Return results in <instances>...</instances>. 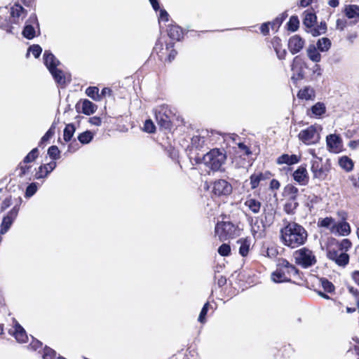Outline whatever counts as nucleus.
Returning a JSON list of instances; mask_svg holds the SVG:
<instances>
[{"instance_id":"1","label":"nucleus","mask_w":359,"mask_h":359,"mask_svg":"<svg viewBox=\"0 0 359 359\" xmlns=\"http://www.w3.org/2000/svg\"><path fill=\"white\" fill-rule=\"evenodd\" d=\"M271 280L277 283L293 282L301 280L299 270L287 259L277 260L276 269L271 273Z\"/></svg>"},{"instance_id":"2","label":"nucleus","mask_w":359,"mask_h":359,"mask_svg":"<svg viewBox=\"0 0 359 359\" xmlns=\"http://www.w3.org/2000/svg\"><path fill=\"white\" fill-rule=\"evenodd\" d=\"M280 235L283 243L292 248L304 244L307 238L306 231L302 226H285Z\"/></svg>"},{"instance_id":"3","label":"nucleus","mask_w":359,"mask_h":359,"mask_svg":"<svg viewBox=\"0 0 359 359\" xmlns=\"http://www.w3.org/2000/svg\"><path fill=\"white\" fill-rule=\"evenodd\" d=\"M227 158L224 149L215 148L203 155V163L213 172H224L222 168Z\"/></svg>"},{"instance_id":"4","label":"nucleus","mask_w":359,"mask_h":359,"mask_svg":"<svg viewBox=\"0 0 359 359\" xmlns=\"http://www.w3.org/2000/svg\"><path fill=\"white\" fill-rule=\"evenodd\" d=\"M41 34L40 25L35 13H32L25 21L22 31V36L28 40H32Z\"/></svg>"},{"instance_id":"5","label":"nucleus","mask_w":359,"mask_h":359,"mask_svg":"<svg viewBox=\"0 0 359 359\" xmlns=\"http://www.w3.org/2000/svg\"><path fill=\"white\" fill-rule=\"evenodd\" d=\"M295 262L304 268L315 264L316 259L313 252L306 248H301L294 252Z\"/></svg>"},{"instance_id":"6","label":"nucleus","mask_w":359,"mask_h":359,"mask_svg":"<svg viewBox=\"0 0 359 359\" xmlns=\"http://www.w3.org/2000/svg\"><path fill=\"white\" fill-rule=\"evenodd\" d=\"M304 69H309V65L302 55L295 56L291 64V70L295 72L291 79L295 82L298 80H302L304 78Z\"/></svg>"},{"instance_id":"7","label":"nucleus","mask_w":359,"mask_h":359,"mask_svg":"<svg viewBox=\"0 0 359 359\" xmlns=\"http://www.w3.org/2000/svg\"><path fill=\"white\" fill-rule=\"evenodd\" d=\"M327 257L340 266H345L348 264L349 261L348 255L342 252L338 247H328L327 250Z\"/></svg>"},{"instance_id":"8","label":"nucleus","mask_w":359,"mask_h":359,"mask_svg":"<svg viewBox=\"0 0 359 359\" xmlns=\"http://www.w3.org/2000/svg\"><path fill=\"white\" fill-rule=\"evenodd\" d=\"M233 191L231 184L225 180H217L214 182L212 193L217 196H229Z\"/></svg>"},{"instance_id":"9","label":"nucleus","mask_w":359,"mask_h":359,"mask_svg":"<svg viewBox=\"0 0 359 359\" xmlns=\"http://www.w3.org/2000/svg\"><path fill=\"white\" fill-rule=\"evenodd\" d=\"M326 145L330 152L338 154L341 151L342 138L339 134H330L326 137Z\"/></svg>"},{"instance_id":"10","label":"nucleus","mask_w":359,"mask_h":359,"mask_svg":"<svg viewBox=\"0 0 359 359\" xmlns=\"http://www.w3.org/2000/svg\"><path fill=\"white\" fill-rule=\"evenodd\" d=\"M97 109V106L88 99H81L75 105V109L78 114H83L86 116L93 114Z\"/></svg>"},{"instance_id":"11","label":"nucleus","mask_w":359,"mask_h":359,"mask_svg":"<svg viewBox=\"0 0 359 359\" xmlns=\"http://www.w3.org/2000/svg\"><path fill=\"white\" fill-rule=\"evenodd\" d=\"M304 45L305 40L299 34H295L288 39L287 48L292 55L299 53Z\"/></svg>"},{"instance_id":"12","label":"nucleus","mask_w":359,"mask_h":359,"mask_svg":"<svg viewBox=\"0 0 359 359\" xmlns=\"http://www.w3.org/2000/svg\"><path fill=\"white\" fill-rule=\"evenodd\" d=\"M293 180L301 186H306L309 181L306 164H302L292 173Z\"/></svg>"},{"instance_id":"13","label":"nucleus","mask_w":359,"mask_h":359,"mask_svg":"<svg viewBox=\"0 0 359 359\" xmlns=\"http://www.w3.org/2000/svg\"><path fill=\"white\" fill-rule=\"evenodd\" d=\"M43 64L48 71L57 67L60 62L50 50H46L43 55Z\"/></svg>"},{"instance_id":"14","label":"nucleus","mask_w":359,"mask_h":359,"mask_svg":"<svg viewBox=\"0 0 359 359\" xmlns=\"http://www.w3.org/2000/svg\"><path fill=\"white\" fill-rule=\"evenodd\" d=\"M48 72L51 74L55 82L62 88L65 87L67 84L71 81V79L67 80L64 72L57 67L54 68L53 69Z\"/></svg>"},{"instance_id":"15","label":"nucleus","mask_w":359,"mask_h":359,"mask_svg":"<svg viewBox=\"0 0 359 359\" xmlns=\"http://www.w3.org/2000/svg\"><path fill=\"white\" fill-rule=\"evenodd\" d=\"M155 118L158 125L164 129H170L171 128V121L166 111L162 110L155 111Z\"/></svg>"},{"instance_id":"16","label":"nucleus","mask_w":359,"mask_h":359,"mask_svg":"<svg viewBox=\"0 0 359 359\" xmlns=\"http://www.w3.org/2000/svg\"><path fill=\"white\" fill-rule=\"evenodd\" d=\"M316 133V128L314 126H310L300 131L298 135V137L300 141L306 144H309L310 141L314 137Z\"/></svg>"},{"instance_id":"17","label":"nucleus","mask_w":359,"mask_h":359,"mask_svg":"<svg viewBox=\"0 0 359 359\" xmlns=\"http://www.w3.org/2000/svg\"><path fill=\"white\" fill-rule=\"evenodd\" d=\"M301 161V157L296 154L289 155L287 154H283L276 160V163L278 165L286 164L287 165H292L298 163Z\"/></svg>"},{"instance_id":"18","label":"nucleus","mask_w":359,"mask_h":359,"mask_svg":"<svg viewBox=\"0 0 359 359\" xmlns=\"http://www.w3.org/2000/svg\"><path fill=\"white\" fill-rule=\"evenodd\" d=\"M168 36L172 40L180 41L183 39L184 32L182 28L177 25H171L168 28Z\"/></svg>"},{"instance_id":"19","label":"nucleus","mask_w":359,"mask_h":359,"mask_svg":"<svg viewBox=\"0 0 359 359\" xmlns=\"http://www.w3.org/2000/svg\"><path fill=\"white\" fill-rule=\"evenodd\" d=\"M11 17L13 18L11 23L17 24L18 22L15 19L16 18L20 17L22 14L24 15H27V11L20 4L19 2L15 3L10 9Z\"/></svg>"},{"instance_id":"20","label":"nucleus","mask_w":359,"mask_h":359,"mask_svg":"<svg viewBox=\"0 0 359 359\" xmlns=\"http://www.w3.org/2000/svg\"><path fill=\"white\" fill-rule=\"evenodd\" d=\"M297 96L300 100H312L316 97V92L313 88L307 86L300 89L297 92Z\"/></svg>"},{"instance_id":"21","label":"nucleus","mask_w":359,"mask_h":359,"mask_svg":"<svg viewBox=\"0 0 359 359\" xmlns=\"http://www.w3.org/2000/svg\"><path fill=\"white\" fill-rule=\"evenodd\" d=\"M299 194V189L292 184H287L283 189V196L288 197L289 201L294 202L297 201Z\"/></svg>"},{"instance_id":"22","label":"nucleus","mask_w":359,"mask_h":359,"mask_svg":"<svg viewBox=\"0 0 359 359\" xmlns=\"http://www.w3.org/2000/svg\"><path fill=\"white\" fill-rule=\"evenodd\" d=\"M343 13L348 19L359 18V6L355 4L345 5Z\"/></svg>"},{"instance_id":"23","label":"nucleus","mask_w":359,"mask_h":359,"mask_svg":"<svg viewBox=\"0 0 359 359\" xmlns=\"http://www.w3.org/2000/svg\"><path fill=\"white\" fill-rule=\"evenodd\" d=\"M307 56L310 60L318 63L321 60V55L318 48L314 44H309L306 49Z\"/></svg>"},{"instance_id":"24","label":"nucleus","mask_w":359,"mask_h":359,"mask_svg":"<svg viewBox=\"0 0 359 359\" xmlns=\"http://www.w3.org/2000/svg\"><path fill=\"white\" fill-rule=\"evenodd\" d=\"M304 17L303 18V25L307 29H311L317 21V16L316 13L306 10L304 12Z\"/></svg>"},{"instance_id":"25","label":"nucleus","mask_w":359,"mask_h":359,"mask_svg":"<svg viewBox=\"0 0 359 359\" xmlns=\"http://www.w3.org/2000/svg\"><path fill=\"white\" fill-rule=\"evenodd\" d=\"M224 227L226 228V234L220 236V241L233 238L240 235L238 226H224Z\"/></svg>"},{"instance_id":"26","label":"nucleus","mask_w":359,"mask_h":359,"mask_svg":"<svg viewBox=\"0 0 359 359\" xmlns=\"http://www.w3.org/2000/svg\"><path fill=\"white\" fill-rule=\"evenodd\" d=\"M341 216V219L335 222L334 219L332 217H325L318 222V224H349L346 222V215L344 212H339Z\"/></svg>"},{"instance_id":"27","label":"nucleus","mask_w":359,"mask_h":359,"mask_svg":"<svg viewBox=\"0 0 359 359\" xmlns=\"http://www.w3.org/2000/svg\"><path fill=\"white\" fill-rule=\"evenodd\" d=\"M312 115L316 118H320L326 112L325 104L322 102H318L310 108Z\"/></svg>"},{"instance_id":"28","label":"nucleus","mask_w":359,"mask_h":359,"mask_svg":"<svg viewBox=\"0 0 359 359\" xmlns=\"http://www.w3.org/2000/svg\"><path fill=\"white\" fill-rule=\"evenodd\" d=\"M339 166L346 172H351L354 168V163L353 160L347 156H341L339 158Z\"/></svg>"},{"instance_id":"29","label":"nucleus","mask_w":359,"mask_h":359,"mask_svg":"<svg viewBox=\"0 0 359 359\" xmlns=\"http://www.w3.org/2000/svg\"><path fill=\"white\" fill-rule=\"evenodd\" d=\"M306 32L311 33V34L314 36H318L323 34H325L327 32V23L325 21H321L318 25L316 27H313L310 29H306Z\"/></svg>"},{"instance_id":"30","label":"nucleus","mask_w":359,"mask_h":359,"mask_svg":"<svg viewBox=\"0 0 359 359\" xmlns=\"http://www.w3.org/2000/svg\"><path fill=\"white\" fill-rule=\"evenodd\" d=\"M76 130V128L74 123H70L66 124L63 130V140L65 142H69L72 140Z\"/></svg>"},{"instance_id":"31","label":"nucleus","mask_w":359,"mask_h":359,"mask_svg":"<svg viewBox=\"0 0 359 359\" xmlns=\"http://www.w3.org/2000/svg\"><path fill=\"white\" fill-rule=\"evenodd\" d=\"M19 208L15 205L7 214L3 217L0 224H12L18 215Z\"/></svg>"},{"instance_id":"32","label":"nucleus","mask_w":359,"mask_h":359,"mask_svg":"<svg viewBox=\"0 0 359 359\" xmlns=\"http://www.w3.org/2000/svg\"><path fill=\"white\" fill-rule=\"evenodd\" d=\"M94 138V133L90 130H86L81 133H79L77 136L78 141L81 144H88L90 143Z\"/></svg>"},{"instance_id":"33","label":"nucleus","mask_w":359,"mask_h":359,"mask_svg":"<svg viewBox=\"0 0 359 359\" xmlns=\"http://www.w3.org/2000/svg\"><path fill=\"white\" fill-rule=\"evenodd\" d=\"M14 336L20 343H25L27 339V335L24 328L16 322L15 326Z\"/></svg>"},{"instance_id":"34","label":"nucleus","mask_w":359,"mask_h":359,"mask_svg":"<svg viewBox=\"0 0 359 359\" xmlns=\"http://www.w3.org/2000/svg\"><path fill=\"white\" fill-rule=\"evenodd\" d=\"M316 46L320 52H327L332 46V42L329 38L323 37L318 39Z\"/></svg>"},{"instance_id":"35","label":"nucleus","mask_w":359,"mask_h":359,"mask_svg":"<svg viewBox=\"0 0 359 359\" xmlns=\"http://www.w3.org/2000/svg\"><path fill=\"white\" fill-rule=\"evenodd\" d=\"M285 27L287 30L291 32H297L299 28V20L297 15H292L288 22L286 23Z\"/></svg>"},{"instance_id":"36","label":"nucleus","mask_w":359,"mask_h":359,"mask_svg":"<svg viewBox=\"0 0 359 359\" xmlns=\"http://www.w3.org/2000/svg\"><path fill=\"white\" fill-rule=\"evenodd\" d=\"M331 231L335 236H347L351 232L350 226H332Z\"/></svg>"},{"instance_id":"37","label":"nucleus","mask_w":359,"mask_h":359,"mask_svg":"<svg viewBox=\"0 0 359 359\" xmlns=\"http://www.w3.org/2000/svg\"><path fill=\"white\" fill-rule=\"evenodd\" d=\"M39 156V150L38 147L33 148L23 158L24 164H29L36 160Z\"/></svg>"},{"instance_id":"38","label":"nucleus","mask_w":359,"mask_h":359,"mask_svg":"<svg viewBox=\"0 0 359 359\" xmlns=\"http://www.w3.org/2000/svg\"><path fill=\"white\" fill-rule=\"evenodd\" d=\"M49 175V172L48 171V168H46V165L42 163L40 165L37 169H36V172L34 175V179L40 180L42 179H46Z\"/></svg>"},{"instance_id":"39","label":"nucleus","mask_w":359,"mask_h":359,"mask_svg":"<svg viewBox=\"0 0 359 359\" xmlns=\"http://www.w3.org/2000/svg\"><path fill=\"white\" fill-rule=\"evenodd\" d=\"M245 205L254 213L259 212L261 208V203L255 198L246 200Z\"/></svg>"},{"instance_id":"40","label":"nucleus","mask_w":359,"mask_h":359,"mask_svg":"<svg viewBox=\"0 0 359 359\" xmlns=\"http://www.w3.org/2000/svg\"><path fill=\"white\" fill-rule=\"evenodd\" d=\"M39 189V183L32 182L26 187L25 192V197L26 198H29L32 197L38 191Z\"/></svg>"},{"instance_id":"41","label":"nucleus","mask_w":359,"mask_h":359,"mask_svg":"<svg viewBox=\"0 0 359 359\" xmlns=\"http://www.w3.org/2000/svg\"><path fill=\"white\" fill-rule=\"evenodd\" d=\"M61 151L58 147L56 145H52L48 147L47 150V154L49 158L53 161H57L60 158Z\"/></svg>"},{"instance_id":"42","label":"nucleus","mask_w":359,"mask_h":359,"mask_svg":"<svg viewBox=\"0 0 359 359\" xmlns=\"http://www.w3.org/2000/svg\"><path fill=\"white\" fill-rule=\"evenodd\" d=\"M86 94L95 101L100 100L99 88L97 86H89L86 90Z\"/></svg>"},{"instance_id":"43","label":"nucleus","mask_w":359,"mask_h":359,"mask_svg":"<svg viewBox=\"0 0 359 359\" xmlns=\"http://www.w3.org/2000/svg\"><path fill=\"white\" fill-rule=\"evenodd\" d=\"M328 172V169L322 167L313 173V179L317 180L318 182H322L326 179Z\"/></svg>"},{"instance_id":"44","label":"nucleus","mask_w":359,"mask_h":359,"mask_svg":"<svg viewBox=\"0 0 359 359\" xmlns=\"http://www.w3.org/2000/svg\"><path fill=\"white\" fill-rule=\"evenodd\" d=\"M238 243L241 244L239 248V253L241 256L245 257L248 255L250 250V242L247 239H240Z\"/></svg>"},{"instance_id":"45","label":"nucleus","mask_w":359,"mask_h":359,"mask_svg":"<svg viewBox=\"0 0 359 359\" xmlns=\"http://www.w3.org/2000/svg\"><path fill=\"white\" fill-rule=\"evenodd\" d=\"M42 48L39 44H33L28 47L26 56L28 57L32 53L35 58H39L42 53Z\"/></svg>"},{"instance_id":"46","label":"nucleus","mask_w":359,"mask_h":359,"mask_svg":"<svg viewBox=\"0 0 359 359\" xmlns=\"http://www.w3.org/2000/svg\"><path fill=\"white\" fill-rule=\"evenodd\" d=\"M174 42H169L166 43V49L168 50H170L167 56L166 60L169 62H172L175 60L176 55H177V51L175 49H174Z\"/></svg>"},{"instance_id":"47","label":"nucleus","mask_w":359,"mask_h":359,"mask_svg":"<svg viewBox=\"0 0 359 359\" xmlns=\"http://www.w3.org/2000/svg\"><path fill=\"white\" fill-rule=\"evenodd\" d=\"M32 165L28 164H24L22 163V161L19 163L18 165V169L20 170L18 173V177L20 178H22L25 177L27 173H29L31 170Z\"/></svg>"},{"instance_id":"48","label":"nucleus","mask_w":359,"mask_h":359,"mask_svg":"<svg viewBox=\"0 0 359 359\" xmlns=\"http://www.w3.org/2000/svg\"><path fill=\"white\" fill-rule=\"evenodd\" d=\"M43 358V359H66L60 356L56 358V352L53 349L47 346L44 348Z\"/></svg>"},{"instance_id":"49","label":"nucleus","mask_w":359,"mask_h":359,"mask_svg":"<svg viewBox=\"0 0 359 359\" xmlns=\"http://www.w3.org/2000/svg\"><path fill=\"white\" fill-rule=\"evenodd\" d=\"M156 126L151 119L148 118L145 120L143 127V130L147 133H154L156 132Z\"/></svg>"},{"instance_id":"50","label":"nucleus","mask_w":359,"mask_h":359,"mask_svg":"<svg viewBox=\"0 0 359 359\" xmlns=\"http://www.w3.org/2000/svg\"><path fill=\"white\" fill-rule=\"evenodd\" d=\"M205 143V138L204 137H201V135H194L191 138V144L193 147H196V149H201L203 147V144Z\"/></svg>"},{"instance_id":"51","label":"nucleus","mask_w":359,"mask_h":359,"mask_svg":"<svg viewBox=\"0 0 359 359\" xmlns=\"http://www.w3.org/2000/svg\"><path fill=\"white\" fill-rule=\"evenodd\" d=\"M251 232L255 238H260L264 236L265 226H251Z\"/></svg>"},{"instance_id":"52","label":"nucleus","mask_w":359,"mask_h":359,"mask_svg":"<svg viewBox=\"0 0 359 359\" xmlns=\"http://www.w3.org/2000/svg\"><path fill=\"white\" fill-rule=\"evenodd\" d=\"M250 185L252 189H255L258 187L259 183L262 182L261 178L258 173H253L250 177Z\"/></svg>"},{"instance_id":"53","label":"nucleus","mask_w":359,"mask_h":359,"mask_svg":"<svg viewBox=\"0 0 359 359\" xmlns=\"http://www.w3.org/2000/svg\"><path fill=\"white\" fill-rule=\"evenodd\" d=\"M299 203L297 202V201H294V202L290 201L287 202L284 205V210L287 214H292L294 212V210L297 209L298 207Z\"/></svg>"},{"instance_id":"54","label":"nucleus","mask_w":359,"mask_h":359,"mask_svg":"<svg viewBox=\"0 0 359 359\" xmlns=\"http://www.w3.org/2000/svg\"><path fill=\"white\" fill-rule=\"evenodd\" d=\"M218 253L223 257H226L231 253V248L229 245L224 243L218 248Z\"/></svg>"},{"instance_id":"55","label":"nucleus","mask_w":359,"mask_h":359,"mask_svg":"<svg viewBox=\"0 0 359 359\" xmlns=\"http://www.w3.org/2000/svg\"><path fill=\"white\" fill-rule=\"evenodd\" d=\"M321 281V285L323 287V289L327 292H332L334 291V285L330 282L328 280L325 279V278H322L320 280Z\"/></svg>"},{"instance_id":"56","label":"nucleus","mask_w":359,"mask_h":359,"mask_svg":"<svg viewBox=\"0 0 359 359\" xmlns=\"http://www.w3.org/2000/svg\"><path fill=\"white\" fill-rule=\"evenodd\" d=\"M209 308V303L207 302L204 304L203 307L202 308L201 313L198 316V321L201 323H203L205 320V316L207 314V312L208 311Z\"/></svg>"},{"instance_id":"57","label":"nucleus","mask_w":359,"mask_h":359,"mask_svg":"<svg viewBox=\"0 0 359 359\" xmlns=\"http://www.w3.org/2000/svg\"><path fill=\"white\" fill-rule=\"evenodd\" d=\"M339 250L343 251H348V249L351 247V243L348 239H344L337 246Z\"/></svg>"},{"instance_id":"58","label":"nucleus","mask_w":359,"mask_h":359,"mask_svg":"<svg viewBox=\"0 0 359 359\" xmlns=\"http://www.w3.org/2000/svg\"><path fill=\"white\" fill-rule=\"evenodd\" d=\"M167 152H168V156L172 161H178L179 153H178V151L174 147H170L167 149Z\"/></svg>"},{"instance_id":"59","label":"nucleus","mask_w":359,"mask_h":359,"mask_svg":"<svg viewBox=\"0 0 359 359\" xmlns=\"http://www.w3.org/2000/svg\"><path fill=\"white\" fill-rule=\"evenodd\" d=\"M159 11L158 21L168 22L169 20V14L164 8H161L158 11Z\"/></svg>"},{"instance_id":"60","label":"nucleus","mask_w":359,"mask_h":359,"mask_svg":"<svg viewBox=\"0 0 359 359\" xmlns=\"http://www.w3.org/2000/svg\"><path fill=\"white\" fill-rule=\"evenodd\" d=\"M321 161L322 158H317V160L311 161V171L312 172V173H313L316 170H319V168H321L323 167V165H320Z\"/></svg>"},{"instance_id":"61","label":"nucleus","mask_w":359,"mask_h":359,"mask_svg":"<svg viewBox=\"0 0 359 359\" xmlns=\"http://www.w3.org/2000/svg\"><path fill=\"white\" fill-rule=\"evenodd\" d=\"M52 137L53 136L46 132V133L42 136L40 141L39 142L38 147L43 148L46 142H48Z\"/></svg>"},{"instance_id":"62","label":"nucleus","mask_w":359,"mask_h":359,"mask_svg":"<svg viewBox=\"0 0 359 359\" xmlns=\"http://www.w3.org/2000/svg\"><path fill=\"white\" fill-rule=\"evenodd\" d=\"M271 22H264L260 26V32L264 36H267L269 34V27Z\"/></svg>"},{"instance_id":"63","label":"nucleus","mask_w":359,"mask_h":359,"mask_svg":"<svg viewBox=\"0 0 359 359\" xmlns=\"http://www.w3.org/2000/svg\"><path fill=\"white\" fill-rule=\"evenodd\" d=\"M274 50L276 52L277 57L279 60H282L285 59V57L287 54V52L285 49H281V47H280L279 48L274 49Z\"/></svg>"},{"instance_id":"64","label":"nucleus","mask_w":359,"mask_h":359,"mask_svg":"<svg viewBox=\"0 0 359 359\" xmlns=\"http://www.w3.org/2000/svg\"><path fill=\"white\" fill-rule=\"evenodd\" d=\"M347 25V21L344 19H337L336 21V28L340 31H343Z\"/></svg>"}]
</instances>
